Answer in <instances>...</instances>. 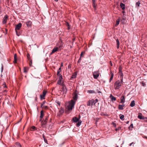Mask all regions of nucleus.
<instances>
[{"label":"nucleus","instance_id":"49","mask_svg":"<svg viewBox=\"0 0 147 147\" xmlns=\"http://www.w3.org/2000/svg\"><path fill=\"white\" fill-rule=\"evenodd\" d=\"M95 100L96 103L98 101V99H96L95 100Z\"/></svg>","mask_w":147,"mask_h":147},{"label":"nucleus","instance_id":"8","mask_svg":"<svg viewBox=\"0 0 147 147\" xmlns=\"http://www.w3.org/2000/svg\"><path fill=\"white\" fill-rule=\"evenodd\" d=\"M125 102V98L124 96H122L121 97L120 102L122 104H124Z\"/></svg>","mask_w":147,"mask_h":147},{"label":"nucleus","instance_id":"3","mask_svg":"<svg viewBox=\"0 0 147 147\" xmlns=\"http://www.w3.org/2000/svg\"><path fill=\"white\" fill-rule=\"evenodd\" d=\"M100 73L99 71H96L93 73V76L94 79H96L99 76Z\"/></svg>","mask_w":147,"mask_h":147},{"label":"nucleus","instance_id":"33","mask_svg":"<svg viewBox=\"0 0 147 147\" xmlns=\"http://www.w3.org/2000/svg\"><path fill=\"white\" fill-rule=\"evenodd\" d=\"M120 118L122 120H124L123 119L124 117V115H120Z\"/></svg>","mask_w":147,"mask_h":147},{"label":"nucleus","instance_id":"28","mask_svg":"<svg viewBox=\"0 0 147 147\" xmlns=\"http://www.w3.org/2000/svg\"><path fill=\"white\" fill-rule=\"evenodd\" d=\"M120 20L119 19H118V20H117L116 21V24L115 25V26H117L119 24V22Z\"/></svg>","mask_w":147,"mask_h":147},{"label":"nucleus","instance_id":"32","mask_svg":"<svg viewBox=\"0 0 147 147\" xmlns=\"http://www.w3.org/2000/svg\"><path fill=\"white\" fill-rule=\"evenodd\" d=\"M88 92L89 93H95V91L93 90H89L88 91Z\"/></svg>","mask_w":147,"mask_h":147},{"label":"nucleus","instance_id":"18","mask_svg":"<svg viewBox=\"0 0 147 147\" xmlns=\"http://www.w3.org/2000/svg\"><path fill=\"white\" fill-rule=\"evenodd\" d=\"M57 83L58 84L60 85L61 86H63L64 85V83L62 82V80H58Z\"/></svg>","mask_w":147,"mask_h":147},{"label":"nucleus","instance_id":"16","mask_svg":"<svg viewBox=\"0 0 147 147\" xmlns=\"http://www.w3.org/2000/svg\"><path fill=\"white\" fill-rule=\"evenodd\" d=\"M1 0H0V16H2V9L1 6Z\"/></svg>","mask_w":147,"mask_h":147},{"label":"nucleus","instance_id":"37","mask_svg":"<svg viewBox=\"0 0 147 147\" xmlns=\"http://www.w3.org/2000/svg\"><path fill=\"white\" fill-rule=\"evenodd\" d=\"M9 18V16L7 14H6L3 18Z\"/></svg>","mask_w":147,"mask_h":147},{"label":"nucleus","instance_id":"59","mask_svg":"<svg viewBox=\"0 0 147 147\" xmlns=\"http://www.w3.org/2000/svg\"><path fill=\"white\" fill-rule=\"evenodd\" d=\"M115 130L116 131H117L118 130V129L116 128Z\"/></svg>","mask_w":147,"mask_h":147},{"label":"nucleus","instance_id":"63","mask_svg":"<svg viewBox=\"0 0 147 147\" xmlns=\"http://www.w3.org/2000/svg\"><path fill=\"white\" fill-rule=\"evenodd\" d=\"M130 126H133V124H132Z\"/></svg>","mask_w":147,"mask_h":147},{"label":"nucleus","instance_id":"55","mask_svg":"<svg viewBox=\"0 0 147 147\" xmlns=\"http://www.w3.org/2000/svg\"><path fill=\"white\" fill-rule=\"evenodd\" d=\"M98 92L99 93H101V92L100 91H98Z\"/></svg>","mask_w":147,"mask_h":147},{"label":"nucleus","instance_id":"45","mask_svg":"<svg viewBox=\"0 0 147 147\" xmlns=\"http://www.w3.org/2000/svg\"><path fill=\"white\" fill-rule=\"evenodd\" d=\"M84 53L83 52H82L81 54H80V57H82V56L83 55V53Z\"/></svg>","mask_w":147,"mask_h":147},{"label":"nucleus","instance_id":"52","mask_svg":"<svg viewBox=\"0 0 147 147\" xmlns=\"http://www.w3.org/2000/svg\"><path fill=\"white\" fill-rule=\"evenodd\" d=\"M133 143H134V142H132V143H131L130 144H129V146H131L132 145V144Z\"/></svg>","mask_w":147,"mask_h":147},{"label":"nucleus","instance_id":"40","mask_svg":"<svg viewBox=\"0 0 147 147\" xmlns=\"http://www.w3.org/2000/svg\"><path fill=\"white\" fill-rule=\"evenodd\" d=\"M76 75H72L71 78H76Z\"/></svg>","mask_w":147,"mask_h":147},{"label":"nucleus","instance_id":"60","mask_svg":"<svg viewBox=\"0 0 147 147\" xmlns=\"http://www.w3.org/2000/svg\"><path fill=\"white\" fill-rule=\"evenodd\" d=\"M129 121H127V123H127V124H128V123H129Z\"/></svg>","mask_w":147,"mask_h":147},{"label":"nucleus","instance_id":"4","mask_svg":"<svg viewBox=\"0 0 147 147\" xmlns=\"http://www.w3.org/2000/svg\"><path fill=\"white\" fill-rule=\"evenodd\" d=\"M46 93L47 91L45 90H44L42 92V94L40 95V98L41 99L45 98V97L46 96Z\"/></svg>","mask_w":147,"mask_h":147},{"label":"nucleus","instance_id":"50","mask_svg":"<svg viewBox=\"0 0 147 147\" xmlns=\"http://www.w3.org/2000/svg\"><path fill=\"white\" fill-rule=\"evenodd\" d=\"M93 3H95L96 0H92Z\"/></svg>","mask_w":147,"mask_h":147},{"label":"nucleus","instance_id":"35","mask_svg":"<svg viewBox=\"0 0 147 147\" xmlns=\"http://www.w3.org/2000/svg\"><path fill=\"white\" fill-rule=\"evenodd\" d=\"M140 1H138L136 3V6H140Z\"/></svg>","mask_w":147,"mask_h":147},{"label":"nucleus","instance_id":"44","mask_svg":"<svg viewBox=\"0 0 147 147\" xmlns=\"http://www.w3.org/2000/svg\"><path fill=\"white\" fill-rule=\"evenodd\" d=\"M57 104L59 105V106L60 105V103L59 102V101H57Z\"/></svg>","mask_w":147,"mask_h":147},{"label":"nucleus","instance_id":"38","mask_svg":"<svg viewBox=\"0 0 147 147\" xmlns=\"http://www.w3.org/2000/svg\"><path fill=\"white\" fill-rule=\"evenodd\" d=\"M92 5H93V7L95 9L96 7V5H95V3H93Z\"/></svg>","mask_w":147,"mask_h":147},{"label":"nucleus","instance_id":"25","mask_svg":"<svg viewBox=\"0 0 147 147\" xmlns=\"http://www.w3.org/2000/svg\"><path fill=\"white\" fill-rule=\"evenodd\" d=\"M91 100V105H95V104L96 103V102H95V100H94L93 99H92Z\"/></svg>","mask_w":147,"mask_h":147},{"label":"nucleus","instance_id":"23","mask_svg":"<svg viewBox=\"0 0 147 147\" xmlns=\"http://www.w3.org/2000/svg\"><path fill=\"white\" fill-rule=\"evenodd\" d=\"M116 42L117 45V48H118L119 47L120 43L118 39L116 40Z\"/></svg>","mask_w":147,"mask_h":147},{"label":"nucleus","instance_id":"39","mask_svg":"<svg viewBox=\"0 0 147 147\" xmlns=\"http://www.w3.org/2000/svg\"><path fill=\"white\" fill-rule=\"evenodd\" d=\"M119 73L122 72V69L121 68H119Z\"/></svg>","mask_w":147,"mask_h":147},{"label":"nucleus","instance_id":"46","mask_svg":"<svg viewBox=\"0 0 147 147\" xmlns=\"http://www.w3.org/2000/svg\"><path fill=\"white\" fill-rule=\"evenodd\" d=\"M30 57V55L29 54H28L27 55V58H28V59H29Z\"/></svg>","mask_w":147,"mask_h":147},{"label":"nucleus","instance_id":"57","mask_svg":"<svg viewBox=\"0 0 147 147\" xmlns=\"http://www.w3.org/2000/svg\"><path fill=\"white\" fill-rule=\"evenodd\" d=\"M54 0L55 2H57L58 1V0Z\"/></svg>","mask_w":147,"mask_h":147},{"label":"nucleus","instance_id":"56","mask_svg":"<svg viewBox=\"0 0 147 147\" xmlns=\"http://www.w3.org/2000/svg\"><path fill=\"white\" fill-rule=\"evenodd\" d=\"M67 24L68 26H69V24L68 23H67Z\"/></svg>","mask_w":147,"mask_h":147},{"label":"nucleus","instance_id":"22","mask_svg":"<svg viewBox=\"0 0 147 147\" xmlns=\"http://www.w3.org/2000/svg\"><path fill=\"white\" fill-rule=\"evenodd\" d=\"M135 105V101L134 100L132 101L130 104V106L131 107H133Z\"/></svg>","mask_w":147,"mask_h":147},{"label":"nucleus","instance_id":"29","mask_svg":"<svg viewBox=\"0 0 147 147\" xmlns=\"http://www.w3.org/2000/svg\"><path fill=\"white\" fill-rule=\"evenodd\" d=\"M61 71V67H60L59 69H58L57 71V75H59L61 74H60V72Z\"/></svg>","mask_w":147,"mask_h":147},{"label":"nucleus","instance_id":"43","mask_svg":"<svg viewBox=\"0 0 147 147\" xmlns=\"http://www.w3.org/2000/svg\"><path fill=\"white\" fill-rule=\"evenodd\" d=\"M43 108H45V109H47L48 108V107L47 106H44L43 107Z\"/></svg>","mask_w":147,"mask_h":147},{"label":"nucleus","instance_id":"64","mask_svg":"<svg viewBox=\"0 0 147 147\" xmlns=\"http://www.w3.org/2000/svg\"><path fill=\"white\" fill-rule=\"evenodd\" d=\"M111 66H112V63H111Z\"/></svg>","mask_w":147,"mask_h":147},{"label":"nucleus","instance_id":"58","mask_svg":"<svg viewBox=\"0 0 147 147\" xmlns=\"http://www.w3.org/2000/svg\"><path fill=\"white\" fill-rule=\"evenodd\" d=\"M81 57H80V58L79 59V60L80 61L81 60Z\"/></svg>","mask_w":147,"mask_h":147},{"label":"nucleus","instance_id":"12","mask_svg":"<svg viewBox=\"0 0 147 147\" xmlns=\"http://www.w3.org/2000/svg\"><path fill=\"white\" fill-rule=\"evenodd\" d=\"M44 115L43 111L42 110L41 111L40 116V121H41V119L43 117Z\"/></svg>","mask_w":147,"mask_h":147},{"label":"nucleus","instance_id":"10","mask_svg":"<svg viewBox=\"0 0 147 147\" xmlns=\"http://www.w3.org/2000/svg\"><path fill=\"white\" fill-rule=\"evenodd\" d=\"M64 112V110L63 108H61L60 110H59L58 113V115H60L63 114Z\"/></svg>","mask_w":147,"mask_h":147},{"label":"nucleus","instance_id":"42","mask_svg":"<svg viewBox=\"0 0 147 147\" xmlns=\"http://www.w3.org/2000/svg\"><path fill=\"white\" fill-rule=\"evenodd\" d=\"M147 119V117H144L143 116V119H144V120H146V119Z\"/></svg>","mask_w":147,"mask_h":147},{"label":"nucleus","instance_id":"14","mask_svg":"<svg viewBox=\"0 0 147 147\" xmlns=\"http://www.w3.org/2000/svg\"><path fill=\"white\" fill-rule=\"evenodd\" d=\"M120 6L122 10H124L125 9V5L124 4L122 3H121L120 4Z\"/></svg>","mask_w":147,"mask_h":147},{"label":"nucleus","instance_id":"34","mask_svg":"<svg viewBox=\"0 0 147 147\" xmlns=\"http://www.w3.org/2000/svg\"><path fill=\"white\" fill-rule=\"evenodd\" d=\"M57 76H58L59 77V80H62L63 79L62 76L61 74H60L59 75H58Z\"/></svg>","mask_w":147,"mask_h":147},{"label":"nucleus","instance_id":"19","mask_svg":"<svg viewBox=\"0 0 147 147\" xmlns=\"http://www.w3.org/2000/svg\"><path fill=\"white\" fill-rule=\"evenodd\" d=\"M143 117V116H142V114L141 113H139L138 117V118L140 119H142Z\"/></svg>","mask_w":147,"mask_h":147},{"label":"nucleus","instance_id":"54","mask_svg":"<svg viewBox=\"0 0 147 147\" xmlns=\"http://www.w3.org/2000/svg\"><path fill=\"white\" fill-rule=\"evenodd\" d=\"M142 85L143 86H145V84L144 83H142Z\"/></svg>","mask_w":147,"mask_h":147},{"label":"nucleus","instance_id":"1","mask_svg":"<svg viewBox=\"0 0 147 147\" xmlns=\"http://www.w3.org/2000/svg\"><path fill=\"white\" fill-rule=\"evenodd\" d=\"M75 103V101L72 100L66 104V107L68 110H72Z\"/></svg>","mask_w":147,"mask_h":147},{"label":"nucleus","instance_id":"61","mask_svg":"<svg viewBox=\"0 0 147 147\" xmlns=\"http://www.w3.org/2000/svg\"><path fill=\"white\" fill-rule=\"evenodd\" d=\"M125 19H122V21H124L125 20Z\"/></svg>","mask_w":147,"mask_h":147},{"label":"nucleus","instance_id":"31","mask_svg":"<svg viewBox=\"0 0 147 147\" xmlns=\"http://www.w3.org/2000/svg\"><path fill=\"white\" fill-rule=\"evenodd\" d=\"M91 104V100H89L87 103V106H90Z\"/></svg>","mask_w":147,"mask_h":147},{"label":"nucleus","instance_id":"51","mask_svg":"<svg viewBox=\"0 0 147 147\" xmlns=\"http://www.w3.org/2000/svg\"><path fill=\"white\" fill-rule=\"evenodd\" d=\"M122 1L123 3L127 1V0H122Z\"/></svg>","mask_w":147,"mask_h":147},{"label":"nucleus","instance_id":"21","mask_svg":"<svg viewBox=\"0 0 147 147\" xmlns=\"http://www.w3.org/2000/svg\"><path fill=\"white\" fill-rule=\"evenodd\" d=\"M119 75L120 76V80L122 82L123 81V74L122 72L119 73Z\"/></svg>","mask_w":147,"mask_h":147},{"label":"nucleus","instance_id":"13","mask_svg":"<svg viewBox=\"0 0 147 147\" xmlns=\"http://www.w3.org/2000/svg\"><path fill=\"white\" fill-rule=\"evenodd\" d=\"M109 97L111 98V100H112V101H115L116 100V98L113 96L112 94H111L110 95Z\"/></svg>","mask_w":147,"mask_h":147},{"label":"nucleus","instance_id":"6","mask_svg":"<svg viewBox=\"0 0 147 147\" xmlns=\"http://www.w3.org/2000/svg\"><path fill=\"white\" fill-rule=\"evenodd\" d=\"M22 26V24L21 23H19L18 24L16 25L15 30L16 31H17V30H19Z\"/></svg>","mask_w":147,"mask_h":147},{"label":"nucleus","instance_id":"47","mask_svg":"<svg viewBox=\"0 0 147 147\" xmlns=\"http://www.w3.org/2000/svg\"><path fill=\"white\" fill-rule=\"evenodd\" d=\"M48 117H45V120H46V121H47V120H48Z\"/></svg>","mask_w":147,"mask_h":147},{"label":"nucleus","instance_id":"11","mask_svg":"<svg viewBox=\"0 0 147 147\" xmlns=\"http://www.w3.org/2000/svg\"><path fill=\"white\" fill-rule=\"evenodd\" d=\"M26 24L28 27H31L32 25V23L30 21H28L26 22Z\"/></svg>","mask_w":147,"mask_h":147},{"label":"nucleus","instance_id":"15","mask_svg":"<svg viewBox=\"0 0 147 147\" xmlns=\"http://www.w3.org/2000/svg\"><path fill=\"white\" fill-rule=\"evenodd\" d=\"M125 106L124 105H119L118 106V108L119 109L122 110L123 109V107Z\"/></svg>","mask_w":147,"mask_h":147},{"label":"nucleus","instance_id":"36","mask_svg":"<svg viewBox=\"0 0 147 147\" xmlns=\"http://www.w3.org/2000/svg\"><path fill=\"white\" fill-rule=\"evenodd\" d=\"M7 19H4L3 21V24H5L6 23Z\"/></svg>","mask_w":147,"mask_h":147},{"label":"nucleus","instance_id":"53","mask_svg":"<svg viewBox=\"0 0 147 147\" xmlns=\"http://www.w3.org/2000/svg\"><path fill=\"white\" fill-rule=\"evenodd\" d=\"M15 147H22L21 146V145L20 144H19L18 146H16Z\"/></svg>","mask_w":147,"mask_h":147},{"label":"nucleus","instance_id":"7","mask_svg":"<svg viewBox=\"0 0 147 147\" xmlns=\"http://www.w3.org/2000/svg\"><path fill=\"white\" fill-rule=\"evenodd\" d=\"M58 47H55L54 48V49H53L52 52L50 53V55H51L53 53L57 51H58Z\"/></svg>","mask_w":147,"mask_h":147},{"label":"nucleus","instance_id":"41","mask_svg":"<svg viewBox=\"0 0 147 147\" xmlns=\"http://www.w3.org/2000/svg\"><path fill=\"white\" fill-rule=\"evenodd\" d=\"M35 128L36 127L34 126H32L31 127V129H33V130H35Z\"/></svg>","mask_w":147,"mask_h":147},{"label":"nucleus","instance_id":"17","mask_svg":"<svg viewBox=\"0 0 147 147\" xmlns=\"http://www.w3.org/2000/svg\"><path fill=\"white\" fill-rule=\"evenodd\" d=\"M47 121H46V120H42L41 121V125L42 127H44V126L47 123Z\"/></svg>","mask_w":147,"mask_h":147},{"label":"nucleus","instance_id":"30","mask_svg":"<svg viewBox=\"0 0 147 147\" xmlns=\"http://www.w3.org/2000/svg\"><path fill=\"white\" fill-rule=\"evenodd\" d=\"M111 76L110 78V79L109 80V82H111L113 78V77L114 75L112 73H111Z\"/></svg>","mask_w":147,"mask_h":147},{"label":"nucleus","instance_id":"20","mask_svg":"<svg viewBox=\"0 0 147 147\" xmlns=\"http://www.w3.org/2000/svg\"><path fill=\"white\" fill-rule=\"evenodd\" d=\"M29 69V68L28 67H25L24 68V73H26L28 72Z\"/></svg>","mask_w":147,"mask_h":147},{"label":"nucleus","instance_id":"9","mask_svg":"<svg viewBox=\"0 0 147 147\" xmlns=\"http://www.w3.org/2000/svg\"><path fill=\"white\" fill-rule=\"evenodd\" d=\"M80 118H77L76 117H74L73 118V121L74 122H77L80 121Z\"/></svg>","mask_w":147,"mask_h":147},{"label":"nucleus","instance_id":"48","mask_svg":"<svg viewBox=\"0 0 147 147\" xmlns=\"http://www.w3.org/2000/svg\"><path fill=\"white\" fill-rule=\"evenodd\" d=\"M44 141H45V143H47V140L44 139Z\"/></svg>","mask_w":147,"mask_h":147},{"label":"nucleus","instance_id":"24","mask_svg":"<svg viewBox=\"0 0 147 147\" xmlns=\"http://www.w3.org/2000/svg\"><path fill=\"white\" fill-rule=\"evenodd\" d=\"M76 124V126L77 127H79L81 124L82 121L81 120H80Z\"/></svg>","mask_w":147,"mask_h":147},{"label":"nucleus","instance_id":"27","mask_svg":"<svg viewBox=\"0 0 147 147\" xmlns=\"http://www.w3.org/2000/svg\"><path fill=\"white\" fill-rule=\"evenodd\" d=\"M17 59V56L16 54L14 55V62L16 63Z\"/></svg>","mask_w":147,"mask_h":147},{"label":"nucleus","instance_id":"5","mask_svg":"<svg viewBox=\"0 0 147 147\" xmlns=\"http://www.w3.org/2000/svg\"><path fill=\"white\" fill-rule=\"evenodd\" d=\"M73 98V99L75 100V102L78 99V95L76 91H75V92L74 93Z\"/></svg>","mask_w":147,"mask_h":147},{"label":"nucleus","instance_id":"62","mask_svg":"<svg viewBox=\"0 0 147 147\" xmlns=\"http://www.w3.org/2000/svg\"><path fill=\"white\" fill-rule=\"evenodd\" d=\"M61 46H59V48H61Z\"/></svg>","mask_w":147,"mask_h":147},{"label":"nucleus","instance_id":"2","mask_svg":"<svg viewBox=\"0 0 147 147\" xmlns=\"http://www.w3.org/2000/svg\"><path fill=\"white\" fill-rule=\"evenodd\" d=\"M123 81L121 80H118L114 84V87L115 90L119 89L123 84Z\"/></svg>","mask_w":147,"mask_h":147},{"label":"nucleus","instance_id":"26","mask_svg":"<svg viewBox=\"0 0 147 147\" xmlns=\"http://www.w3.org/2000/svg\"><path fill=\"white\" fill-rule=\"evenodd\" d=\"M62 86H63V90L64 91H66L67 90V89L66 88V86L64 85V84Z\"/></svg>","mask_w":147,"mask_h":147}]
</instances>
